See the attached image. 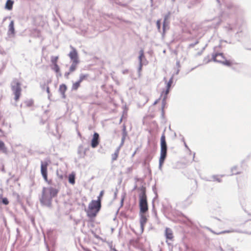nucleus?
I'll return each mask as SVG.
<instances>
[{
    "label": "nucleus",
    "instance_id": "f257e3e1",
    "mask_svg": "<svg viewBox=\"0 0 251 251\" xmlns=\"http://www.w3.org/2000/svg\"><path fill=\"white\" fill-rule=\"evenodd\" d=\"M101 207V203L95 200H92L88 205V209L87 211V216L90 218L95 217L100 210Z\"/></svg>",
    "mask_w": 251,
    "mask_h": 251
},
{
    "label": "nucleus",
    "instance_id": "f03ea898",
    "mask_svg": "<svg viewBox=\"0 0 251 251\" xmlns=\"http://www.w3.org/2000/svg\"><path fill=\"white\" fill-rule=\"evenodd\" d=\"M139 212L147 213L149 210L148 204L147 203V198L146 195V191L145 188L141 190V192L139 195Z\"/></svg>",
    "mask_w": 251,
    "mask_h": 251
},
{
    "label": "nucleus",
    "instance_id": "7ed1b4c3",
    "mask_svg": "<svg viewBox=\"0 0 251 251\" xmlns=\"http://www.w3.org/2000/svg\"><path fill=\"white\" fill-rule=\"evenodd\" d=\"M167 144L165 140V136L163 134L161 137V152L159 158V166L161 167L164 163L167 155Z\"/></svg>",
    "mask_w": 251,
    "mask_h": 251
},
{
    "label": "nucleus",
    "instance_id": "20e7f679",
    "mask_svg": "<svg viewBox=\"0 0 251 251\" xmlns=\"http://www.w3.org/2000/svg\"><path fill=\"white\" fill-rule=\"evenodd\" d=\"M40 201L44 205L48 207L51 206L52 198L46 187H43V188L42 196L40 198Z\"/></svg>",
    "mask_w": 251,
    "mask_h": 251
},
{
    "label": "nucleus",
    "instance_id": "39448f33",
    "mask_svg": "<svg viewBox=\"0 0 251 251\" xmlns=\"http://www.w3.org/2000/svg\"><path fill=\"white\" fill-rule=\"evenodd\" d=\"M11 90L15 95L14 99L17 101L21 96L22 89L21 84L17 79H14L11 83Z\"/></svg>",
    "mask_w": 251,
    "mask_h": 251
},
{
    "label": "nucleus",
    "instance_id": "423d86ee",
    "mask_svg": "<svg viewBox=\"0 0 251 251\" xmlns=\"http://www.w3.org/2000/svg\"><path fill=\"white\" fill-rule=\"evenodd\" d=\"M212 57L213 60L215 62H219L228 66H230L232 64L230 60L226 59L223 53L213 54Z\"/></svg>",
    "mask_w": 251,
    "mask_h": 251
},
{
    "label": "nucleus",
    "instance_id": "0eeeda50",
    "mask_svg": "<svg viewBox=\"0 0 251 251\" xmlns=\"http://www.w3.org/2000/svg\"><path fill=\"white\" fill-rule=\"evenodd\" d=\"M125 139H126V125L125 124V123H124V124L123 125V136L122 138L121 143V145H120V146L117 149V150H116L115 152L112 154V160L113 161H115L117 159L118 155L120 148L121 146L122 145H123V144H124V140Z\"/></svg>",
    "mask_w": 251,
    "mask_h": 251
},
{
    "label": "nucleus",
    "instance_id": "6e6552de",
    "mask_svg": "<svg viewBox=\"0 0 251 251\" xmlns=\"http://www.w3.org/2000/svg\"><path fill=\"white\" fill-rule=\"evenodd\" d=\"M48 166V163L47 161L41 162V173L43 177L46 182H48V172L47 168Z\"/></svg>",
    "mask_w": 251,
    "mask_h": 251
},
{
    "label": "nucleus",
    "instance_id": "1a4fd4ad",
    "mask_svg": "<svg viewBox=\"0 0 251 251\" xmlns=\"http://www.w3.org/2000/svg\"><path fill=\"white\" fill-rule=\"evenodd\" d=\"M146 213L139 212L140 214V224L142 231H143L145 225L148 221V217L146 215Z\"/></svg>",
    "mask_w": 251,
    "mask_h": 251
},
{
    "label": "nucleus",
    "instance_id": "9d476101",
    "mask_svg": "<svg viewBox=\"0 0 251 251\" xmlns=\"http://www.w3.org/2000/svg\"><path fill=\"white\" fill-rule=\"evenodd\" d=\"M99 144V134L97 132L94 133L91 142V146L93 148H96Z\"/></svg>",
    "mask_w": 251,
    "mask_h": 251
},
{
    "label": "nucleus",
    "instance_id": "9b49d317",
    "mask_svg": "<svg viewBox=\"0 0 251 251\" xmlns=\"http://www.w3.org/2000/svg\"><path fill=\"white\" fill-rule=\"evenodd\" d=\"M71 48L72 49V50L70 51V52L69 54L70 58L73 61H75L79 62L78 54L76 49L72 47V46H71Z\"/></svg>",
    "mask_w": 251,
    "mask_h": 251
},
{
    "label": "nucleus",
    "instance_id": "f8f14e48",
    "mask_svg": "<svg viewBox=\"0 0 251 251\" xmlns=\"http://www.w3.org/2000/svg\"><path fill=\"white\" fill-rule=\"evenodd\" d=\"M173 82V78H171L167 84L166 90L165 91H163L162 94V96H163L164 95V98H163L164 100H165L167 98V96L169 93L170 89L171 86Z\"/></svg>",
    "mask_w": 251,
    "mask_h": 251
},
{
    "label": "nucleus",
    "instance_id": "ddd939ff",
    "mask_svg": "<svg viewBox=\"0 0 251 251\" xmlns=\"http://www.w3.org/2000/svg\"><path fill=\"white\" fill-rule=\"evenodd\" d=\"M139 56L138 57L139 61V71L140 72L142 70V68L143 66V60L145 59V56L144 55V52L143 49H141L139 51Z\"/></svg>",
    "mask_w": 251,
    "mask_h": 251
},
{
    "label": "nucleus",
    "instance_id": "4468645a",
    "mask_svg": "<svg viewBox=\"0 0 251 251\" xmlns=\"http://www.w3.org/2000/svg\"><path fill=\"white\" fill-rule=\"evenodd\" d=\"M52 199L57 196L59 191L58 189L52 187L47 188Z\"/></svg>",
    "mask_w": 251,
    "mask_h": 251
},
{
    "label": "nucleus",
    "instance_id": "2eb2a0df",
    "mask_svg": "<svg viewBox=\"0 0 251 251\" xmlns=\"http://www.w3.org/2000/svg\"><path fill=\"white\" fill-rule=\"evenodd\" d=\"M165 236L167 239L172 240L174 238L173 233L172 230L169 228H166L165 229Z\"/></svg>",
    "mask_w": 251,
    "mask_h": 251
},
{
    "label": "nucleus",
    "instance_id": "dca6fc26",
    "mask_svg": "<svg viewBox=\"0 0 251 251\" xmlns=\"http://www.w3.org/2000/svg\"><path fill=\"white\" fill-rule=\"evenodd\" d=\"M14 4V1L12 0H7L5 5V8L8 10H11L12 9L13 5Z\"/></svg>",
    "mask_w": 251,
    "mask_h": 251
},
{
    "label": "nucleus",
    "instance_id": "f3484780",
    "mask_svg": "<svg viewBox=\"0 0 251 251\" xmlns=\"http://www.w3.org/2000/svg\"><path fill=\"white\" fill-rule=\"evenodd\" d=\"M8 32L12 34H15L14 23L13 21H11L8 26Z\"/></svg>",
    "mask_w": 251,
    "mask_h": 251
},
{
    "label": "nucleus",
    "instance_id": "a211bd4d",
    "mask_svg": "<svg viewBox=\"0 0 251 251\" xmlns=\"http://www.w3.org/2000/svg\"><path fill=\"white\" fill-rule=\"evenodd\" d=\"M78 62H79L78 61H73L72 64L69 68V71L70 72H71V73L73 72L75 70V69L76 68L77 64L78 63Z\"/></svg>",
    "mask_w": 251,
    "mask_h": 251
},
{
    "label": "nucleus",
    "instance_id": "6ab92c4d",
    "mask_svg": "<svg viewBox=\"0 0 251 251\" xmlns=\"http://www.w3.org/2000/svg\"><path fill=\"white\" fill-rule=\"evenodd\" d=\"M0 150L4 153H6L7 152V148L5 147L4 142L1 140H0Z\"/></svg>",
    "mask_w": 251,
    "mask_h": 251
},
{
    "label": "nucleus",
    "instance_id": "aec40b11",
    "mask_svg": "<svg viewBox=\"0 0 251 251\" xmlns=\"http://www.w3.org/2000/svg\"><path fill=\"white\" fill-rule=\"evenodd\" d=\"M88 76H89L88 74H81L79 75V78L78 79V81L79 82H81L83 80H86L88 78Z\"/></svg>",
    "mask_w": 251,
    "mask_h": 251
},
{
    "label": "nucleus",
    "instance_id": "412c9836",
    "mask_svg": "<svg viewBox=\"0 0 251 251\" xmlns=\"http://www.w3.org/2000/svg\"><path fill=\"white\" fill-rule=\"evenodd\" d=\"M80 83L81 82H79L78 80L74 83L73 84L72 90H77V89L79 87Z\"/></svg>",
    "mask_w": 251,
    "mask_h": 251
},
{
    "label": "nucleus",
    "instance_id": "4be33fe9",
    "mask_svg": "<svg viewBox=\"0 0 251 251\" xmlns=\"http://www.w3.org/2000/svg\"><path fill=\"white\" fill-rule=\"evenodd\" d=\"M67 88V86L65 84H62L59 86V91L60 93H65Z\"/></svg>",
    "mask_w": 251,
    "mask_h": 251
},
{
    "label": "nucleus",
    "instance_id": "5701e85b",
    "mask_svg": "<svg viewBox=\"0 0 251 251\" xmlns=\"http://www.w3.org/2000/svg\"><path fill=\"white\" fill-rule=\"evenodd\" d=\"M69 182L72 184L75 183V175L71 174L68 177Z\"/></svg>",
    "mask_w": 251,
    "mask_h": 251
},
{
    "label": "nucleus",
    "instance_id": "b1692460",
    "mask_svg": "<svg viewBox=\"0 0 251 251\" xmlns=\"http://www.w3.org/2000/svg\"><path fill=\"white\" fill-rule=\"evenodd\" d=\"M51 69L56 73H58L60 71V68H59V66L57 64H55V63H54V64H52Z\"/></svg>",
    "mask_w": 251,
    "mask_h": 251
},
{
    "label": "nucleus",
    "instance_id": "393cba45",
    "mask_svg": "<svg viewBox=\"0 0 251 251\" xmlns=\"http://www.w3.org/2000/svg\"><path fill=\"white\" fill-rule=\"evenodd\" d=\"M103 194H104V191L103 190L101 191L99 194V196L98 197L97 200L96 201L99 202L101 203V198L103 195Z\"/></svg>",
    "mask_w": 251,
    "mask_h": 251
},
{
    "label": "nucleus",
    "instance_id": "a878e982",
    "mask_svg": "<svg viewBox=\"0 0 251 251\" xmlns=\"http://www.w3.org/2000/svg\"><path fill=\"white\" fill-rule=\"evenodd\" d=\"M58 59V56H55V57H52L51 59V61L52 63V64H57L56 62L57 61V60Z\"/></svg>",
    "mask_w": 251,
    "mask_h": 251
},
{
    "label": "nucleus",
    "instance_id": "bb28decb",
    "mask_svg": "<svg viewBox=\"0 0 251 251\" xmlns=\"http://www.w3.org/2000/svg\"><path fill=\"white\" fill-rule=\"evenodd\" d=\"M1 202L4 205H7L9 203V201L6 198H2Z\"/></svg>",
    "mask_w": 251,
    "mask_h": 251
},
{
    "label": "nucleus",
    "instance_id": "cd10ccee",
    "mask_svg": "<svg viewBox=\"0 0 251 251\" xmlns=\"http://www.w3.org/2000/svg\"><path fill=\"white\" fill-rule=\"evenodd\" d=\"M156 26L159 30L160 29L161 27V20H158L156 22Z\"/></svg>",
    "mask_w": 251,
    "mask_h": 251
},
{
    "label": "nucleus",
    "instance_id": "c85d7f7f",
    "mask_svg": "<svg viewBox=\"0 0 251 251\" xmlns=\"http://www.w3.org/2000/svg\"><path fill=\"white\" fill-rule=\"evenodd\" d=\"M237 169V168L236 167L232 168L231 171H232V173L233 175L238 174V172L236 171Z\"/></svg>",
    "mask_w": 251,
    "mask_h": 251
},
{
    "label": "nucleus",
    "instance_id": "c756f323",
    "mask_svg": "<svg viewBox=\"0 0 251 251\" xmlns=\"http://www.w3.org/2000/svg\"><path fill=\"white\" fill-rule=\"evenodd\" d=\"M123 115L122 117L120 119V122H121L122 119L123 118H124V114H125V112L126 111V105H123Z\"/></svg>",
    "mask_w": 251,
    "mask_h": 251
},
{
    "label": "nucleus",
    "instance_id": "7c9ffc66",
    "mask_svg": "<svg viewBox=\"0 0 251 251\" xmlns=\"http://www.w3.org/2000/svg\"><path fill=\"white\" fill-rule=\"evenodd\" d=\"M44 241H45V245H46V249H47V251H50L49 247L48 244H47V243L46 242V238H44Z\"/></svg>",
    "mask_w": 251,
    "mask_h": 251
},
{
    "label": "nucleus",
    "instance_id": "2f4dec72",
    "mask_svg": "<svg viewBox=\"0 0 251 251\" xmlns=\"http://www.w3.org/2000/svg\"><path fill=\"white\" fill-rule=\"evenodd\" d=\"M71 72H70V71L68 72H66L64 74V76L66 78H69V75L70 74Z\"/></svg>",
    "mask_w": 251,
    "mask_h": 251
},
{
    "label": "nucleus",
    "instance_id": "473e14b6",
    "mask_svg": "<svg viewBox=\"0 0 251 251\" xmlns=\"http://www.w3.org/2000/svg\"><path fill=\"white\" fill-rule=\"evenodd\" d=\"M45 86H46V84H45H45H40V87H41V89H42L43 90H45V88H46V87H45Z\"/></svg>",
    "mask_w": 251,
    "mask_h": 251
},
{
    "label": "nucleus",
    "instance_id": "72a5a7b5",
    "mask_svg": "<svg viewBox=\"0 0 251 251\" xmlns=\"http://www.w3.org/2000/svg\"><path fill=\"white\" fill-rule=\"evenodd\" d=\"M46 89L47 92L49 95L50 94V88H49V87L48 86H47Z\"/></svg>",
    "mask_w": 251,
    "mask_h": 251
},
{
    "label": "nucleus",
    "instance_id": "f704fd0d",
    "mask_svg": "<svg viewBox=\"0 0 251 251\" xmlns=\"http://www.w3.org/2000/svg\"><path fill=\"white\" fill-rule=\"evenodd\" d=\"M124 196H123L122 199H121V204H123V203H124Z\"/></svg>",
    "mask_w": 251,
    "mask_h": 251
},
{
    "label": "nucleus",
    "instance_id": "c9c22d12",
    "mask_svg": "<svg viewBox=\"0 0 251 251\" xmlns=\"http://www.w3.org/2000/svg\"><path fill=\"white\" fill-rule=\"evenodd\" d=\"M57 73V76H61L62 74H61V73H60V71L59 72H58V73Z\"/></svg>",
    "mask_w": 251,
    "mask_h": 251
},
{
    "label": "nucleus",
    "instance_id": "e433bc0d",
    "mask_svg": "<svg viewBox=\"0 0 251 251\" xmlns=\"http://www.w3.org/2000/svg\"><path fill=\"white\" fill-rule=\"evenodd\" d=\"M61 95H62V97L63 98H66V95H65V93H61Z\"/></svg>",
    "mask_w": 251,
    "mask_h": 251
},
{
    "label": "nucleus",
    "instance_id": "4c0bfd02",
    "mask_svg": "<svg viewBox=\"0 0 251 251\" xmlns=\"http://www.w3.org/2000/svg\"><path fill=\"white\" fill-rule=\"evenodd\" d=\"M31 104H32V103L30 102H29V103L27 104V105H28V106H30Z\"/></svg>",
    "mask_w": 251,
    "mask_h": 251
},
{
    "label": "nucleus",
    "instance_id": "58836bf2",
    "mask_svg": "<svg viewBox=\"0 0 251 251\" xmlns=\"http://www.w3.org/2000/svg\"><path fill=\"white\" fill-rule=\"evenodd\" d=\"M163 28H165V22L164 23V24H163ZM165 30V29H164V30Z\"/></svg>",
    "mask_w": 251,
    "mask_h": 251
},
{
    "label": "nucleus",
    "instance_id": "ea45409f",
    "mask_svg": "<svg viewBox=\"0 0 251 251\" xmlns=\"http://www.w3.org/2000/svg\"><path fill=\"white\" fill-rule=\"evenodd\" d=\"M123 73L124 74H125V73H126V70H124V71H123Z\"/></svg>",
    "mask_w": 251,
    "mask_h": 251
},
{
    "label": "nucleus",
    "instance_id": "a19ab883",
    "mask_svg": "<svg viewBox=\"0 0 251 251\" xmlns=\"http://www.w3.org/2000/svg\"><path fill=\"white\" fill-rule=\"evenodd\" d=\"M78 153H80V151H78Z\"/></svg>",
    "mask_w": 251,
    "mask_h": 251
}]
</instances>
